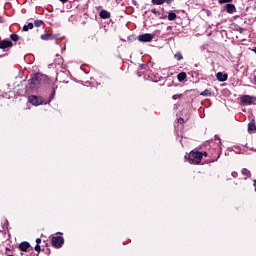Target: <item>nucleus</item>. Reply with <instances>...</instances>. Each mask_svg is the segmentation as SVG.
<instances>
[{"label":"nucleus","mask_w":256,"mask_h":256,"mask_svg":"<svg viewBox=\"0 0 256 256\" xmlns=\"http://www.w3.org/2000/svg\"><path fill=\"white\" fill-rule=\"evenodd\" d=\"M184 159L185 161H188L190 165H201V161L203 160L201 158V152L197 149L190 151L189 154L186 153Z\"/></svg>","instance_id":"obj_1"},{"label":"nucleus","mask_w":256,"mask_h":256,"mask_svg":"<svg viewBox=\"0 0 256 256\" xmlns=\"http://www.w3.org/2000/svg\"><path fill=\"white\" fill-rule=\"evenodd\" d=\"M45 79V75L41 73H36L32 76V78L29 80L28 87L31 89V91H34L35 89H39V85H41V82Z\"/></svg>","instance_id":"obj_2"},{"label":"nucleus","mask_w":256,"mask_h":256,"mask_svg":"<svg viewBox=\"0 0 256 256\" xmlns=\"http://www.w3.org/2000/svg\"><path fill=\"white\" fill-rule=\"evenodd\" d=\"M64 243L65 239L62 236H54L51 238V245L55 247V249H61Z\"/></svg>","instance_id":"obj_3"},{"label":"nucleus","mask_w":256,"mask_h":256,"mask_svg":"<svg viewBox=\"0 0 256 256\" xmlns=\"http://www.w3.org/2000/svg\"><path fill=\"white\" fill-rule=\"evenodd\" d=\"M154 37L155 36L150 33L141 34L138 36V41H140V43H151V41H153Z\"/></svg>","instance_id":"obj_4"},{"label":"nucleus","mask_w":256,"mask_h":256,"mask_svg":"<svg viewBox=\"0 0 256 256\" xmlns=\"http://www.w3.org/2000/svg\"><path fill=\"white\" fill-rule=\"evenodd\" d=\"M240 101L243 103V105H253V103H256V97L244 95L240 98Z\"/></svg>","instance_id":"obj_5"},{"label":"nucleus","mask_w":256,"mask_h":256,"mask_svg":"<svg viewBox=\"0 0 256 256\" xmlns=\"http://www.w3.org/2000/svg\"><path fill=\"white\" fill-rule=\"evenodd\" d=\"M28 101H29V103H31V105H34L35 107H37L43 103V99L40 98L39 96H35V95L29 96Z\"/></svg>","instance_id":"obj_6"},{"label":"nucleus","mask_w":256,"mask_h":256,"mask_svg":"<svg viewBox=\"0 0 256 256\" xmlns=\"http://www.w3.org/2000/svg\"><path fill=\"white\" fill-rule=\"evenodd\" d=\"M40 39H42V41H55V39H57V35L42 34Z\"/></svg>","instance_id":"obj_7"},{"label":"nucleus","mask_w":256,"mask_h":256,"mask_svg":"<svg viewBox=\"0 0 256 256\" xmlns=\"http://www.w3.org/2000/svg\"><path fill=\"white\" fill-rule=\"evenodd\" d=\"M225 9L229 15H233V13H237V7L234 4H226Z\"/></svg>","instance_id":"obj_8"},{"label":"nucleus","mask_w":256,"mask_h":256,"mask_svg":"<svg viewBox=\"0 0 256 256\" xmlns=\"http://www.w3.org/2000/svg\"><path fill=\"white\" fill-rule=\"evenodd\" d=\"M216 78L218 81H220L221 83L227 81V79H229V75H227V73H223V72H218L216 74Z\"/></svg>","instance_id":"obj_9"},{"label":"nucleus","mask_w":256,"mask_h":256,"mask_svg":"<svg viewBox=\"0 0 256 256\" xmlns=\"http://www.w3.org/2000/svg\"><path fill=\"white\" fill-rule=\"evenodd\" d=\"M8 47H13V42L10 40L0 41V49H8Z\"/></svg>","instance_id":"obj_10"},{"label":"nucleus","mask_w":256,"mask_h":256,"mask_svg":"<svg viewBox=\"0 0 256 256\" xmlns=\"http://www.w3.org/2000/svg\"><path fill=\"white\" fill-rule=\"evenodd\" d=\"M29 247H31V244H29V242L27 241H24L19 244L20 251H23L24 253H27Z\"/></svg>","instance_id":"obj_11"},{"label":"nucleus","mask_w":256,"mask_h":256,"mask_svg":"<svg viewBox=\"0 0 256 256\" xmlns=\"http://www.w3.org/2000/svg\"><path fill=\"white\" fill-rule=\"evenodd\" d=\"M173 0H151V3L153 5H163L164 3H167V5H171Z\"/></svg>","instance_id":"obj_12"},{"label":"nucleus","mask_w":256,"mask_h":256,"mask_svg":"<svg viewBox=\"0 0 256 256\" xmlns=\"http://www.w3.org/2000/svg\"><path fill=\"white\" fill-rule=\"evenodd\" d=\"M99 16L101 19H110L111 18V13L107 10H101L99 13Z\"/></svg>","instance_id":"obj_13"},{"label":"nucleus","mask_w":256,"mask_h":256,"mask_svg":"<svg viewBox=\"0 0 256 256\" xmlns=\"http://www.w3.org/2000/svg\"><path fill=\"white\" fill-rule=\"evenodd\" d=\"M177 79H178V81L183 82L184 80L187 79V73H185V72H180V73L177 75Z\"/></svg>","instance_id":"obj_14"},{"label":"nucleus","mask_w":256,"mask_h":256,"mask_svg":"<svg viewBox=\"0 0 256 256\" xmlns=\"http://www.w3.org/2000/svg\"><path fill=\"white\" fill-rule=\"evenodd\" d=\"M241 173L244 175L245 179H248L249 177H251V171L247 168H243L241 170Z\"/></svg>","instance_id":"obj_15"},{"label":"nucleus","mask_w":256,"mask_h":256,"mask_svg":"<svg viewBox=\"0 0 256 256\" xmlns=\"http://www.w3.org/2000/svg\"><path fill=\"white\" fill-rule=\"evenodd\" d=\"M214 152L216 153V156L208 160V163H215V161H218L219 157H221V154H219V151L214 150Z\"/></svg>","instance_id":"obj_16"},{"label":"nucleus","mask_w":256,"mask_h":256,"mask_svg":"<svg viewBox=\"0 0 256 256\" xmlns=\"http://www.w3.org/2000/svg\"><path fill=\"white\" fill-rule=\"evenodd\" d=\"M177 19V14L175 12L168 13V21H175Z\"/></svg>","instance_id":"obj_17"},{"label":"nucleus","mask_w":256,"mask_h":256,"mask_svg":"<svg viewBox=\"0 0 256 256\" xmlns=\"http://www.w3.org/2000/svg\"><path fill=\"white\" fill-rule=\"evenodd\" d=\"M248 131L249 133H251V131H256L255 121L248 123Z\"/></svg>","instance_id":"obj_18"},{"label":"nucleus","mask_w":256,"mask_h":256,"mask_svg":"<svg viewBox=\"0 0 256 256\" xmlns=\"http://www.w3.org/2000/svg\"><path fill=\"white\" fill-rule=\"evenodd\" d=\"M200 95H202V97H211V95H213V93L211 92V90L206 89L203 92H201Z\"/></svg>","instance_id":"obj_19"},{"label":"nucleus","mask_w":256,"mask_h":256,"mask_svg":"<svg viewBox=\"0 0 256 256\" xmlns=\"http://www.w3.org/2000/svg\"><path fill=\"white\" fill-rule=\"evenodd\" d=\"M33 27H34V24L30 22V23H28L27 25H24V26H23L22 31L27 32V31H29L30 29H33Z\"/></svg>","instance_id":"obj_20"},{"label":"nucleus","mask_w":256,"mask_h":256,"mask_svg":"<svg viewBox=\"0 0 256 256\" xmlns=\"http://www.w3.org/2000/svg\"><path fill=\"white\" fill-rule=\"evenodd\" d=\"M42 25H45L43 20H35L34 21V27H42Z\"/></svg>","instance_id":"obj_21"},{"label":"nucleus","mask_w":256,"mask_h":256,"mask_svg":"<svg viewBox=\"0 0 256 256\" xmlns=\"http://www.w3.org/2000/svg\"><path fill=\"white\" fill-rule=\"evenodd\" d=\"M10 39H11V41H14V43H17V41H19V35L15 34V33L11 34Z\"/></svg>","instance_id":"obj_22"},{"label":"nucleus","mask_w":256,"mask_h":256,"mask_svg":"<svg viewBox=\"0 0 256 256\" xmlns=\"http://www.w3.org/2000/svg\"><path fill=\"white\" fill-rule=\"evenodd\" d=\"M174 58L176 59V61H181L183 59V54L181 52H176Z\"/></svg>","instance_id":"obj_23"},{"label":"nucleus","mask_w":256,"mask_h":256,"mask_svg":"<svg viewBox=\"0 0 256 256\" xmlns=\"http://www.w3.org/2000/svg\"><path fill=\"white\" fill-rule=\"evenodd\" d=\"M218 3H219L220 5H223V4H225V3H233V0H218Z\"/></svg>","instance_id":"obj_24"},{"label":"nucleus","mask_w":256,"mask_h":256,"mask_svg":"<svg viewBox=\"0 0 256 256\" xmlns=\"http://www.w3.org/2000/svg\"><path fill=\"white\" fill-rule=\"evenodd\" d=\"M181 97H183V94H175L172 96V99L177 100V99H181Z\"/></svg>","instance_id":"obj_25"},{"label":"nucleus","mask_w":256,"mask_h":256,"mask_svg":"<svg viewBox=\"0 0 256 256\" xmlns=\"http://www.w3.org/2000/svg\"><path fill=\"white\" fill-rule=\"evenodd\" d=\"M201 154V159H203V157H209V153H207L206 151H202L200 152Z\"/></svg>","instance_id":"obj_26"},{"label":"nucleus","mask_w":256,"mask_h":256,"mask_svg":"<svg viewBox=\"0 0 256 256\" xmlns=\"http://www.w3.org/2000/svg\"><path fill=\"white\" fill-rule=\"evenodd\" d=\"M35 251H37L38 253L41 252V246L39 244H36L34 247Z\"/></svg>","instance_id":"obj_27"},{"label":"nucleus","mask_w":256,"mask_h":256,"mask_svg":"<svg viewBox=\"0 0 256 256\" xmlns=\"http://www.w3.org/2000/svg\"><path fill=\"white\" fill-rule=\"evenodd\" d=\"M151 13H153V15H155L157 17V15H160L159 11H157V9H152Z\"/></svg>","instance_id":"obj_28"},{"label":"nucleus","mask_w":256,"mask_h":256,"mask_svg":"<svg viewBox=\"0 0 256 256\" xmlns=\"http://www.w3.org/2000/svg\"><path fill=\"white\" fill-rule=\"evenodd\" d=\"M178 123H179L180 125H183V123H185V120H184L183 118H179V119H178Z\"/></svg>","instance_id":"obj_29"},{"label":"nucleus","mask_w":256,"mask_h":256,"mask_svg":"<svg viewBox=\"0 0 256 256\" xmlns=\"http://www.w3.org/2000/svg\"><path fill=\"white\" fill-rule=\"evenodd\" d=\"M36 245H41V238L36 239Z\"/></svg>","instance_id":"obj_30"},{"label":"nucleus","mask_w":256,"mask_h":256,"mask_svg":"<svg viewBox=\"0 0 256 256\" xmlns=\"http://www.w3.org/2000/svg\"><path fill=\"white\" fill-rule=\"evenodd\" d=\"M253 186H254V191H255V193H256V179L253 180Z\"/></svg>","instance_id":"obj_31"},{"label":"nucleus","mask_w":256,"mask_h":256,"mask_svg":"<svg viewBox=\"0 0 256 256\" xmlns=\"http://www.w3.org/2000/svg\"><path fill=\"white\" fill-rule=\"evenodd\" d=\"M232 177H237V172H232Z\"/></svg>","instance_id":"obj_32"},{"label":"nucleus","mask_w":256,"mask_h":256,"mask_svg":"<svg viewBox=\"0 0 256 256\" xmlns=\"http://www.w3.org/2000/svg\"><path fill=\"white\" fill-rule=\"evenodd\" d=\"M61 1V3H67V1H69V0H60Z\"/></svg>","instance_id":"obj_33"},{"label":"nucleus","mask_w":256,"mask_h":256,"mask_svg":"<svg viewBox=\"0 0 256 256\" xmlns=\"http://www.w3.org/2000/svg\"><path fill=\"white\" fill-rule=\"evenodd\" d=\"M253 81H254V83H256V76H254Z\"/></svg>","instance_id":"obj_34"},{"label":"nucleus","mask_w":256,"mask_h":256,"mask_svg":"<svg viewBox=\"0 0 256 256\" xmlns=\"http://www.w3.org/2000/svg\"><path fill=\"white\" fill-rule=\"evenodd\" d=\"M57 235H62V234L60 232H58Z\"/></svg>","instance_id":"obj_35"},{"label":"nucleus","mask_w":256,"mask_h":256,"mask_svg":"<svg viewBox=\"0 0 256 256\" xmlns=\"http://www.w3.org/2000/svg\"><path fill=\"white\" fill-rule=\"evenodd\" d=\"M254 9H256V6L254 7Z\"/></svg>","instance_id":"obj_36"}]
</instances>
